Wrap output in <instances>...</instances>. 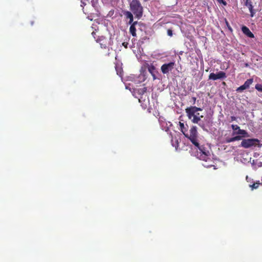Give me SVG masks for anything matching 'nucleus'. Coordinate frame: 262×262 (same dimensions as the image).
<instances>
[{
  "instance_id": "c756f323",
  "label": "nucleus",
  "mask_w": 262,
  "mask_h": 262,
  "mask_svg": "<svg viewBox=\"0 0 262 262\" xmlns=\"http://www.w3.org/2000/svg\"><path fill=\"white\" fill-rule=\"evenodd\" d=\"M226 25L228 27L229 29L231 30V28L229 26L228 21L226 19Z\"/></svg>"
},
{
  "instance_id": "6e6552de",
  "label": "nucleus",
  "mask_w": 262,
  "mask_h": 262,
  "mask_svg": "<svg viewBox=\"0 0 262 262\" xmlns=\"http://www.w3.org/2000/svg\"><path fill=\"white\" fill-rule=\"evenodd\" d=\"M174 62H170L168 63L163 64L161 67V71L164 74H167L174 69Z\"/></svg>"
},
{
  "instance_id": "aec40b11",
  "label": "nucleus",
  "mask_w": 262,
  "mask_h": 262,
  "mask_svg": "<svg viewBox=\"0 0 262 262\" xmlns=\"http://www.w3.org/2000/svg\"><path fill=\"white\" fill-rule=\"evenodd\" d=\"M245 6L249 7L252 6V3L250 0H246L245 2Z\"/></svg>"
},
{
  "instance_id": "423d86ee",
  "label": "nucleus",
  "mask_w": 262,
  "mask_h": 262,
  "mask_svg": "<svg viewBox=\"0 0 262 262\" xmlns=\"http://www.w3.org/2000/svg\"><path fill=\"white\" fill-rule=\"evenodd\" d=\"M144 67H145V69H147L148 71L151 75L153 80L159 79L157 77V75L159 74V73L153 64L146 63L144 65Z\"/></svg>"
},
{
  "instance_id": "20e7f679",
  "label": "nucleus",
  "mask_w": 262,
  "mask_h": 262,
  "mask_svg": "<svg viewBox=\"0 0 262 262\" xmlns=\"http://www.w3.org/2000/svg\"><path fill=\"white\" fill-rule=\"evenodd\" d=\"M259 140L257 139H243L241 143V146L245 148H249L253 146H256L259 144ZM259 147L260 146H258Z\"/></svg>"
},
{
  "instance_id": "dca6fc26",
  "label": "nucleus",
  "mask_w": 262,
  "mask_h": 262,
  "mask_svg": "<svg viewBox=\"0 0 262 262\" xmlns=\"http://www.w3.org/2000/svg\"><path fill=\"white\" fill-rule=\"evenodd\" d=\"M253 82V79H247L243 84L246 89H248L250 87V85Z\"/></svg>"
},
{
  "instance_id": "9d476101",
  "label": "nucleus",
  "mask_w": 262,
  "mask_h": 262,
  "mask_svg": "<svg viewBox=\"0 0 262 262\" xmlns=\"http://www.w3.org/2000/svg\"><path fill=\"white\" fill-rule=\"evenodd\" d=\"M96 42L99 43L100 47L102 49H106L107 46V39L104 36L98 37L96 39Z\"/></svg>"
},
{
  "instance_id": "1a4fd4ad",
  "label": "nucleus",
  "mask_w": 262,
  "mask_h": 262,
  "mask_svg": "<svg viewBox=\"0 0 262 262\" xmlns=\"http://www.w3.org/2000/svg\"><path fill=\"white\" fill-rule=\"evenodd\" d=\"M202 110V109L201 108L193 106L186 108L185 109V112L187 117H190L191 116H193L194 113H196L198 111H201Z\"/></svg>"
},
{
  "instance_id": "f03ea898",
  "label": "nucleus",
  "mask_w": 262,
  "mask_h": 262,
  "mask_svg": "<svg viewBox=\"0 0 262 262\" xmlns=\"http://www.w3.org/2000/svg\"><path fill=\"white\" fill-rule=\"evenodd\" d=\"M184 136L189 139L195 146H199L198 132L196 126H192L189 130V134H184Z\"/></svg>"
},
{
  "instance_id": "cd10ccee",
  "label": "nucleus",
  "mask_w": 262,
  "mask_h": 262,
  "mask_svg": "<svg viewBox=\"0 0 262 262\" xmlns=\"http://www.w3.org/2000/svg\"><path fill=\"white\" fill-rule=\"evenodd\" d=\"M191 99H192V102H193V103H192V104H194L195 103V101H196V97H192L191 98Z\"/></svg>"
},
{
  "instance_id": "7ed1b4c3",
  "label": "nucleus",
  "mask_w": 262,
  "mask_h": 262,
  "mask_svg": "<svg viewBox=\"0 0 262 262\" xmlns=\"http://www.w3.org/2000/svg\"><path fill=\"white\" fill-rule=\"evenodd\" d=\"M195 147L199 150V152H198V156L200 159L207 161L210 156L208 149L204 145H200L199 144V146Z\"/></svg>"
},
{
  "instance_id": "72a5a7b5",
  "label": "nucleus",
  "mask_w": 262,
  "mask_h": 262,
  "mask_svg": "<svg viewBox=\"0 0 262 262\" xmlns=\"http://www.w3.org/2000/svg\"><path fill=\"white\" fill-rule=\"evenodd\" d=\"M92 34L94 36V35H95L96 33L94 32H93Z\"/></svg>"
},
{
  "instance_id": "f8f14e48",
  "label": "nucleus",
  "mask_w": 262,
  "mask_h": 262,
  "mask_svg": "<svg viewBox=\"0 0 262 262\" xmlns=\"http://www.w3.org/2000/svg\"><path fill=\"white\" fill-rule=\"evenodd\" d=\"M242 31L244 34L247 35L250 38H254V35L249 30V29L246 26H243L242 28Z\"/></svg>"
},
{
  "instance_id": "6ab92c4d",
  "label": "nucleus",
  "mask_w": 262,
  "mask_h": 262,
  "mask_svg": "<svg viewBox=\"0 0 262 262\" xmlns=\"http://www.w3.org/2000/svg\"><path fill=\"white\" fill-rule=\"evenodd\" d=\"M246 88L244 85H242L240 86L239 87L237 88L236 89L237 92H242L244 90H246Z\"/></svg>"
},
{
  "instance_id": "f3484780",
  "label": "nucleus",
  "mask_w": 262,
  "mask_h": 262,
  "mask_svg": "<svg viewBox=\"0 0 262 262\" xmlns=\"http://www.w3.org/2000/svg\"><path fill=\"white\" fill-rule=\"evenodd\" d=\"M179 123L181 130L184 135V134H185V132L187 131V128L185 127L184 124L183 123H182L181 122H180Z\"/></svg>"
},
{
  "instance_id": "c85d7f7f",
  "label": "nucleus",
  "mask_w": 262,
  "mask_h": 262,
  "mask_svg": "<svg viewBox=\"0 0 262 262\" xmlns=\"http://www.w3.org/2000/svg\"><path fill=\"white\" fill-rule=\"evenodd\" d=\"M218 1L222 3L225 6L227 5V3L224 0H218Z\"/></svg>"
},
{
  "instance_id": "473e14b6",
  "label": "nucleus",
  "mask_w": 262,
  "mask_h": 262,
  "mask_svg": "<svg viewBox=\"0 0 262 262\" xmlns=\"http://www.w3.org/2000/svg\"><path fill=\"white\" fill-rule=\"evenodd\" d=\"M258 166H259V167H261L262 166V162H261L259 163Z\"/></svg>"
},
{
  "instance_id": "393cba45",
  "label": "nucleus",
  "mask_w": 262,
  "mask_h": 262,
  "mask_svg": "<svg viewBox=\"0 0 262 262\" xmlns=\"http://www.w3.org/2000/svg\"><path fill=\"white\" fill-rule=\"evenodd\" d=\"M234 139L235 141H238L241 140L242 139V137L241 136L239 135L236 136L234 137Z\"/></svg>"
},
{
  "instance_id": "4468645a",
  "label": "nucleus",
  "mask_w": 262,
  "mask_h": 262,
  "mask_svg": "<svg viewBox=\"0 0 262 262\" xmlns=\"http://www.w3.org/2000/svg\"><path fill=\"white\" fill-rule=\"evenodd\" d=\"M235 134L241 135V136H242V138L249 137V135L248 134V133L245 130L242 129H239V130H238L237 132L233 133V134Z\"/></svg>"
},
{
  "instance_id": "0eeeda50",
  "label": "nucleus",
  "mask_w": 262,
  "mask_h": 262,
  "mask_svg": "<svg viewBox=\"0 0 262 262\" xmlns=\"http://www.w3.org/2000/svg\"><path fill=\"white\" fill-rule=\"evenodd\" d=\"M226 77V73L223 71H220L219 72L215 74L211 73L209 75V79L216 80L217 79H223Z\"/></svg>"
},
{
  "instance_id": "7c9ffc66",
  "label": "nucleus",
  "mask_w": 262,
  "mask_h": 262,
  "mask_svg": "<svg viewBox=\"0 0 262 262\" xmlns=\"http://www.w3.org/2000/svg\"><path fill=\"white\" fill-rule=\"evenodd\" d=\"M231 121H235L236 119V117L234 116H231Z\"/></svg>"
},
{
  "instance_id": "412c9836",
  "label": "nucleus",
  "mask_w": 262,
  "mask_h": 262,
  "mask_svg": "<svg viewBox=\"0 0 262 262\" xmlns=\"http://www.w3.org/2000/svg\"><path fill=\"white\" fill-rule=\"evenodd\" d=\"M255 89L259 92H262V84H257Z\"/></svg>"
},
{
  "instance_id": "f257e3e1",
  "label": "nucleus",
  "mask_w": 262,
  "mask_h": 262,
  "mask_svg": "<svg viewBox=\"0 0 262 262\" xmlns=\"http://www.w3.org/2000/svg\"><path fill=\"white\" fill-rule=\"evenodd\" d=\"M129 8L135 17L140 19L143 14V7L139 0H132L129 4Z\"/></svg>"
},
{
  "instance_id": "5701e85b",
  "label": "nucleus",
  "mask_w": 262,
  "mask_h": 262,
  "mask_svg": "<svg viewBox=\"0 0 262 262\" xmlns=\"http://www.w3.org/2000/svg\"><path fill=\"white\" fill-rule=\"evenodd\" d=\"M146 91H147V88L146 87H144V88L139 90L140 94H143Z\"/></svg>"
},
{
  "instance_id": "2f4dec72",
  "label": "nucleus",
  "mask_w": 262,
  "mask_h": 262,
  "mask_svg": "<svg viewBox=\"0 0 262 262\" xmlns=\"http://www.w3.org/2000/svg\"><path fill=\"white\" fill-rule=\"evenodd\" d=\"M141 70H142L143 74H144V73H146V69L143 70V68H142Z\"/></svg>"
},
{
  "instance_id": "39448f33",
  "label": "nucleus",
  "mask_w": 262,
  "mask_h": 262,
  "mask_svg": "<svg viewBox=\"0 0 262 262\" xmlns=\"http://www.w3.org/2000/svg\"><path fill=\"white\" fill-rule=\"evenodd\" d=\"M130 25L129 32L134 37H136L137 36L136 31L137 29L142 30V27L145 28V25L141 21L138 22L137 21H135Z\"/></svg>"
},
{
  "instance_id": "a878e982",
  "label": "nucleus",
  "mask_w": 262,
  "mask_h": 262,
  "mask_svg": "<svg viewBox=\"0 0 262 262\" xmlns=\"http://www.w3.org/2000/svg\"><path fill=\"white\" fill-rule=\"evenodd\" d=\"M167 33V35L169 36H172L173 35L172 30L171 29H168Z\"/></svg>"
},
{
  "instance_id": "b1692460",
  "label": "nucleus",
  "mask_w": 262,
  "mask_h": 262,
  "mask_svg": "<svg viewBox=\"0 0 262 262\" xmlns=\"http://www.w3.org/2000/svg\"><path fill=\"white\" fill-rule=\"evenodd\" d=\"M235 141L234 137L232 138H227L226 142V143H230Z\"/></svg>"
},
{
  "instance_id": "2eb2a0df",
  "label": "nucleus",
  "mask_w": 262,
  "mask_h": 262,
  "mask_svg": "<svg viewBox=\"0 0 262 262\" xmlns=\"http://www.w3.org/2000/svg\"><path fill=\"white\" fill-rule=\"evenodd\" d=\"M260 185H262V183H260L259 181H257L255 183H254L252 185H250V187L251 190H253L254 189H257Z\"/></svg>"
},
{
  "instance_id": "bb28decb",
  "label": "nucleus",
  "mask_w": 262,
  "mask_h": 262,
  "mask_svg": "<svg viewBox=\"0 0 262 262\" xmlns=\"http://www.w3.org/2000/svg\"><path fill=\"white\" fill-rule=\"evenodd\" d=\"M128 43L127 42H124L122 43V46H124L125 47V48H127V46H128Z\"/></svg>"
},
{
  "instance_id": "9b49d317",
  "label": "nucleus",
  "mask_w": 262,
  "mask_h": 262,
  "mask_svg": "<svg viewBox=\"0 0 262 262\" xmlns=\"http://www.w3.org/2000/svg\"><path fill=\"white\" fill-rule=\"evenodd\" d=\"M126 19H129L128 24L134 23V16L132 13L128 11H124L123 12Z\"/></svg>"
},
{
  "instance_id": "4be33fe9",
  "label": "nucleus",
  "mask_w": 262,
  "mask_h": 262,
  "mask_svg": "<svg viewBox=\"0 0 262 262\" xmlns=\"http://www.w3.org/2000/svg\"><path fill=\"white\" fill-rule=\"evenodd\" d=\"M231 128L233 130H239V129H241L240 127L237 125H231Z\"/></svg>"
},
{
  "instance_id": "a211bd4d",
  "label": "nucleus",
  "mask_w": 262,
  "mask_h": 262,
  "mask_svg": "<svg viewBox=\"0 0 262 262\" xmlns=\"http://www.w3.org/2000/svg\"><path fill=\"white\" fill-rule=\"evenodd\" d=\"M249 11H250V16L251 17H253L254 14H255V12L253 10V5L251 7H248Z\"/></svg>"
},
{
  "instance_id": "ddd939ff",
  "label": "nucleus",
  "mask_w": 262,
  "mask_h": 262,
  "mask_svg": "<svg viewBox=\"0 0 262 262\" xmlns=\"http://www.w3.org/2000/svg\"><path fill=\"white\" fill-rule=\"evenodd\" d=\"M199 115V113H194L193 116H191L190 117H188V118L191 120V121L193 123H199V122L201 120V118H203V116H201L200 117L198 115Z\"/></svg>"
}]
</instances>
